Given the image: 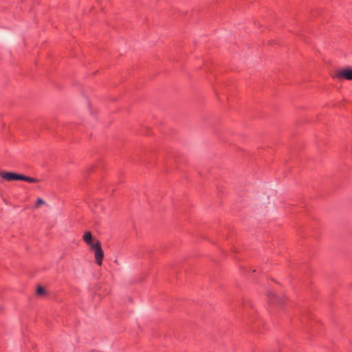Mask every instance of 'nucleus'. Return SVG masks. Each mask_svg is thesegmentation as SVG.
Instances as JSON below:
<instances>
[{"label":"nucleus","instance_id":"nucleus-1","mask_svg":"<svg viewBox=\"0 0 352 352\" xmlns=\"http://www.w3.org/2000/svg\"><path fill=\"white\" fill-rule=\"evenodd\" d=\"M92 250H94L95 252V259L96 262L98 265H102V262L104 258V252L101 248V245L100 241H96L92 247H91Z\"/></svg>","mask_w":352,"mask_h":352},{"label":"nucleus","instance_id":"nucleus-2","mask_svg":"<svg viewBox=\"0 0 352 352\" xmlns=\"http://www.w3.org/2000/svg\"><path fill=\"white\" fill-rule=\"evenodd\" d=\"M336 78L339 80H352V68L346 67L339 70L336 74Z\"/></svg>","mask_w":352,"mask_h":352},{"label":"nucleus","instance_id":"nucleus-3","mask_svg":"<svg viewBox=\"0 0 352 352\" xmlns=\"http://www.w3.org/2000/svg\"><path fill=\"white\" fill-rule=\"evenodd\" d=\"M0 176L7 181L21 180L22 175L12 172H1Z\"/></svg>","mask_w":352,"mask_h":352},{"label":"nucleus","instance_id":"nucleus-4","mask_svg":"<svg viewBox=\"0 0 352 352\" xmlns=\"http://www.w3.org/2000/svg\"><path fill=\"white\" fill-rule=\"evenodd\" d=\"M83 241L91 247L94 245L95 243H94V239L92 236V234L90 232H86L83 236H82Z\"/></svg>","mask_w":352,"mask_h":352},{"label":"nucleus","instance_id":"nucleus-5","mask_svg":"<svg viewBox=\"0 0 352 352\" xmlns=\"http://www.w3.org/2000/svg\"><path fill=\"white\" fill-rule=\"evenodd\" d=\"M268 298L272 301V302H277L278 304H281L280 298L273 292H270L268 293Z\"/></svg>","mask_w":352,"mask_h":352},{"label":"nucleus","instance_id":"nucleus-6","mask_svg":"<svg viewBox=\"0 0 352 352\" xmlns=\"http://www.w3.org/2000/svg\"><path fill=\"white\" fill-rule=\"evenodd\" d=\"M21 180L22 181L28 182L29 183H37V182H39V179H38L36 178L25 176V175H22Z\"/></svg>","mask_w":352,"mask_h":352},{"label":"nucleus","instance_id":"nucleus-7","mask_svg":"<svg viewBox=\"0 0 352 352\" xmlns=\"http://www.w3.org/2000/svg\"><path fill=\"white\" fill-rule=\"evenodd\" d=\"M44 292H45V289H44V288H43V287H42L41 286H38V287H37V289H36V294H37L38 295H42V294H44Z\"/></svg>","mask_w":352,"mask_h":352},{"label":"nucleus","instance_id":"nucleus-8","mask_svg":"<svg viewBox=\"0 0 352 352\" xmlns=\"http://www.w3.org/2000/svg\"><path fill=\"white\" fill-rule=\"evenodd\" d=\"M45 204V201L43 199H42L41 198H38L37 200H36V206L40 205V204Z\"/></svg>","mask_w":352,"mask_h":352}]
</instances>
